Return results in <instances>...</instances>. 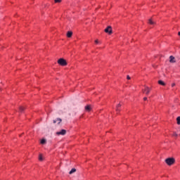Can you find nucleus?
Returning a JSON list of instances; mask_svg holds the SVG:
<instances>
[{"label":"nucleus","mask_w":180,"mask_h":180,"mask_svg":"<svg viewBox=\"0 0 180 180\" xmlns=\"http://www.w3.org/2000/svg\"><path fill=\"white\" fill-rule=\"evenodd\" d=\"M173 136H174V137H176V136H178V134L174 132V133L173 134Z\"/></svg>","instance_id":"obj_19"},{"label":"nucleus","mask_w":180,"mask_h":180,"mask_svg":"<svg viewBox=\"0 0 180 180\" xmlns=\"http://www.w3.org/2000/svg\"><path fill=\"white\" fill-rule=\"evenodd\" d=\"M127 79H130V76L127 75Z\"/></svg>","instance_id":"obj_21"},{"label":"nucleus","mask_w":180,"mask_h":180,"mask_svg":"<svg viewBox=\"0 0 180 180\" xmlns=\"http://www.w3.org/2000/svg\"><path fill=\"white\" fill-rule=\"evenodd\" d=\"M41 144H46V139H41Z\"/></svg>","instance_id":"obj_15"},{"label":"nucleus","mask_w":180,"mask_h":180,"mask_svg":"<svg viewBox=\"0 0 180 180\" xmlns=\"http://www.w3.org/2000/svg\"><path fill=\"white\" fill-rule=\"evenodd\" d=\"M148 23L149 25H155V22H154L151 18L148 20Z\"/></svg>","instance_id":"obj_10"},{"label":"nucleus","mask_w":180,"mask_h":180,"mask_svg":"<svg viewBox=\"0 0 180 180\" xmlns=\"http://www.w3.org/2000/svg\"><path fill=\"white\" fill-rule=\"evenodd\" d=\"M72 37V32L69 31L67 33V37Z\"/></svg>","instance_id":"obj_11"},{"label":"nucleus","mask_w":180,"mask_h":180,"mask_svg":"<svg viewBox=\"0 0 180 180\" xmlns=\"http://www.w3.org/2000/svg\"><path fill=\"white\" fill-rule=\"evenodd\" d=\"M55 1V4H60V2H61V0H54Z\"/></svg>","instance_id":"obj_17"},{"label":"nucleus","mask_w":180,"mask_h":180,"mask_svg":"<svg viewBox=\"0 0 180 180\" xmlns=\"http://www.w3.org/2000/svg\"><path fill=\"white\" fill-rule=\"evenodd\" d=\"M122 106V104L119 103L117 105V109H116V112L117 113H119V112H120V110L119 109L120 107Z\"/></svg>","instance_id":"obj_9"},{"label":"nucleus","mask_w":180,"mask_h":180,"mask_svg":"<svg viewBox=\"0 0 180 180\" xmlns=\"http://www.w3.org/2000/svg\"><path fill=\"white\" fill-rule=\"evenodd\" d=\"M151 91V89L150 87L145 86L144 89H143V94H146V95H148Z\"/></svg>","instance_id":"obj_4"},{"label":"nucleus","mask_w":180,"mask_h":180,"mask_svg":"<svg viewBox=\"0 0 180 180\" xmlns=\"http://www.w3.org/2000/svg\"><path fill=\"white\" fill-rule=\"evenodd\" d=\"M84 109L86 112H91V110H92V107L91 106V105H87L84 107Z\"/></svg>","instance_id":"obj_6"},{"label":"nucleus","mask_w":180,"mask_h":180,"mask_svg":"<svg viewBox=\"0 0 180 180\" xmlns=\"http://www.w3.org/2000/svg\"><path fill=\"white\" fill-rule=\"evenodd\" d=\"M104 32H105V33H108V34H112V27L111 26H108L107 27V28L105 29Z\"/></svg>","instance_id":"obj_5"},{"label":"nucleus","mask_w":180,"mask_h":180,"mask_svg":"<svg viewBox=\"0 0 180 180\" xmlns=\"http://www.w3.org/2000/svg\"><path fill=\"white\" fill-rule=\"evenodd\" d=\"M143 101H147V97H144Z\"/></svg>","instance_id":"obj_23"},{"label":"nucleus","mask_w":180,"mask_h":180,"mask_svg":"<svg viewBox=\"0 0 180 180\" xmlns=\"http://www.w3.org/2000/svg\"><path fill=\"white\" fill-rule=\"evenodd\" d=\"M74 172H77V169L75 168L72 169L69 174L71 175L72 174H74Z\"/></svg>","instance_id":"obj_12"},{"label":"nucleus","mask_w":180,"mask_h":180,"mask_svg":"<svg viewBox=\"0 0 180 180\" xmlns=\"http://www.w3.org/2000/svg\"><path fill=\"white\" fill-rule=\"evenodd\" d=\"M158 84L160 85H162L163 86H165V83L163 81H162V80H159L158 81Z\"/></svg>","instance_id":"obj_13"},{"label":"nucleus","mask_w":180,"mask_h":180,"mask_svg":"<svg viewBox=\"0 0 180 180\" xmlns=\"http://www.w3.org/2000/svg\"><path fill=\"white\" fill-rule=\"evenodd\" d=\"M23 110H25V107H22V106H20V112H23Z\"/></svg>","instance_id":"obj_14"},{"label":"nucleus","mask_w":180,"mask_h":180,"mask_svg":"<svg viewBox=\"0 0 180 180\" xmlns=\"http://www.w3.org/2000/svg\"><path fill=\"white\" fill-rule=\"evenodd\" d=\"M169 63H176V60H175V57H174V56H169Z\"/></svg>","instance_id":"obj_7"},{"label":"nucleus","mask_w":180,"mask_h":180,"mask_svg":"<svg viewBox=\"0 0 180 180\" xmlns=\"http://www.w3.org/2000/svg\"><path fill=\"white\" fill-rule=\"evenodd\" d=\"M176 120H177V124H180V117H178L176 118Z\"/></svg>","instance_id":"obj_16"},{"label":"nucleus","mask_w":180,"mask_h":180,"mask_svg":"<svg viewBox=\"0 0 180 180\" xmlns=\"http://www.w3.org/2000/svg\"><path fill=\"white\" fill-rule=\"evenodd\" d=\"M58 64H59V65H62V67H65V65H67V60L64 58H60L58 60Z\"/></svg>","instance_id":"obj_2"},{"label":"nucleus","mask_w":180,"mask_h":180,"mask_svg":"<svg viewBox=\"0 0 180 180\" xmlns=\"http://www.w3.org/2000/svg\"><path fill=\"white\" fill-rule=\"evenodd\" d=\"M61 122H63V120H61L60 118H57L56 120H53V121L54 124L58 122V124H60Z\"/></svg>","instance_id":"obj_8"},{"label":"nucleus","mask_w":180,"mask_h":180,"mask_svg":"<svg viewBox=\"0 0 180 180\" xmlns=\"http://www.w3.org/2000/svg\"><path fill=\"white\" fill-rule=\"evenodd\" d=\"M39 161H43V156H41V155H39Z\"/></svg>","instance_id":"obj_18"},{"label":"nucleus","mask_w":180,"mask_h":180,"mask_svg":"<svg viewBox=\"0 0 180 180\" xmlns=\"http://www.w3.org/2000/svg\"><path fill=\"white\" fill-rule=\"evenodd\" d=\"M172 87L175 86V83L172 84Z\"/></svg>","instance_id":"obj_22"},{"label":"nucleus","mask_w":180,"mask_h":180,"mask_svg":"<svg viewBox=\"0 0 180 180\" xmlns=\"http://www.w3.org/2000/svg\"><path fill=\"white\" fill-rule=\"evenodd\" d=\"M95 43H96V44H98L99 43V41H98V39H96V40L95 41Z\"/></svg>","instance_id":"obj_20"},{"label":"nucleus","mask_w":180,"mask_h":180,"mask_svg":"<svg viewBox=\"0 0 180 180\" xmlns=\"http://www.w3.org/2000/svg\"><path fill=\"white\" fill-rule=\"evenodd\" d=\"M57 136H65L67 134V130L61 129L60 131L56 132Z\"/></svg>","instance_id":"obj_3"},{"label":"nucleus","mask_w":180,"mask_h":180,"mask_svg":"<svg viewBox=\"0 0 180 180\" xmlns=\"http://www.w3.org/2000/svg\"><path fill=\"white\" fill-rule=\"evenodd\" d=\"M165 162L167 165H173V164H175V159L174 158H168L165 160Z\"/></svg>","instance_id":"obj_1"}]
</instances>
